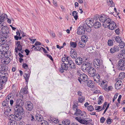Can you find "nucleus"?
Instances as JSON below:
<instances>
[{
	"mask_svg": "<svg viewBox=\"0 0 125 125\" xmlns=\"http://www.w3.org/2000/svg\"><path fill=\"white\" fill-rule=\"evenodd\" d=\"M24 101L21 99L17 100L15 105L13 106L14 110L16 111L19 110L20 112L23 113L24 110L22 107L24 105Z\"/></svg>",
	"mask_w": 125,
	"mask_h": 125,
	"instance_id": "obj_1",
	"label": "nucleus"
},
{
	"mask_svg": "<svg viewBox=\"0 0 125 125\" xmlns=\"http://www.w3.org/2000/svg\"><path fill=\"white\" fill-rule=\"evenodd\" d=\"M35 118L36 120L39 122H40L42 125H48L49 124L47 121L43 120L42 115H39L38 114L36 115Z\"/></svg>",
	"mask_w": 125,
	"mask_h": 125,
	"instance_id": "obj_2",
	"label": "nucleus"
},
{
	"mask_svg": "<svg viewBox=\"0 0 125 125\" xmlns=\"http://www.w3.org/2000/svg\"><path fill=\"white\" fill-rule=\"evenodd\" d=\"M92 66V64L91 63L89 62H86L83 64L81 67V69L83 71L87 72Z\"/></svg>",
	"mask_w": 125,
	"mask_h": 125,
	"instance_id": "obj_3",
	"label": "nucleus"
},
{
	"mask_svg": "<svg viewBox=\"0 0 125 125\" xmlns=\"http://www.w3.org/2000/svg\"><path fill=\"white\" fill-rule=\"evenodd\" d=\"M14 114L15 115L14 120L17 121H20L22 118L21 114H23L24 113V112L23 113L22 112L21 113L19 112V110H18L16 111L15 110H14Z\"/></svg>",
	"mask_w": 125,
	"mask_h": 125,
	"instance_id": "obj_4",
	"label": "nucleus"
},
{
	"mask_svg": "<svg viewBox=\"0 0 125 125\" xmlns=\"http://www.w3.org/2000/svg\"><path fill=\"white\" fill-rule=\"evenodd\" d=\"M75 112L74 114V115H76L77 116H83V119L85 118V115H86V112L84 111L83 112L80 109H76V110H74Z\"/></svg>",
	"mask_w": 125,
	"mask_h": 125,
	"instance_id": "obj_5",
	"label": "nucleus"
},
{
	"mask_svg": "<svg viewBox=\"0 0 125 125\" xmlns=\"http://www.w3.org/2000/svg\"><path fill=\"white\" fill-rule=\"evenodd\" d=\"M1 32L2 33L4 34V37L6 38H7L8 36V33L9 32V30L8 27L7 26H4L2 27L1 30Z\"/></svg>",
	"mask_w": 125,
	"mask_h": 125,
	"instance_id": "obj_6",
	"label": "nucleus"
},
{
	"mask_svg": "<svg viewBox=\"0 0 125 125\" xmlns=\"http://www.w3.org/2000/svg\"><path fill=\"white\" fill-rule=\"evenodd\" d=\"M125 62L123 60H120L119 61L118 63L116 65L117 67L119 70H124L125 69V66L124 65Z\"/></svg>",
	"mask_w": 125,
	"mask_h": 125,
	"instance_id": "obj_7",
	"label": "nucleus"
},
{
	"mask_svg": "<svg viewBox=\"0 0 125 125\" xmlns=\"http://www.w3.org/2000/svg\"><path fill=\"white\" fill-rule=\"evenodd\" d=\"M88 79V77L86 74L83 73L80 74V78H79L78 80L80 83H81L82 81L85 82L87 81Z\"/></svg>",
	"mask_w": 125,
	"mask_h": 125,
	"instance_id": "obj_8",
	"label": "nucleus"
},
{
	"mask_svg": "<svg viewBox=\"0 0 125 125\" xmlns=\"http://www.w3.org/2000/svg\"><path fill=\"white\" fill-rule=\"evenodd\" d=\"M85 26V24H84L83 26H80L78 28L77 31V33L80 35H83L84 34L85 32L84 27Z\"/></svg>",
	"mask_w": 125,
	"mask_h": 125,
	"instance_id": "obj_9",
	"label": "nucleus"
},
{
	"mask_svg": "<svg viewBox=\"0 0 125 125\" xmlns=\"http://www.w3.org/2000/svg\"><path fill=\"white\" fill-rule=\"evenodd\" d=\"M94 64L95 67L99 68L100 66L102 65V63L101 61L99 59H95L94 61Z\"/></svg>",
	"mask_w": 125,
	"mask_h": 125,
	"instance_id": "obj_10",
	"label": "nucleus"
},
{
	"mask_svg": "<svg viewBox=\"0 0 125 125\" xmlns=\"http://www.w3.org/2000/svg\"><path fill=\"white\" fill-rule=\"evenodd\" d=\"M7 18V15L6 14H3L0 16V28L3 26H5V25H4V23H2V22H3L4 21V19Z\"/></svg>",
	"mask_w": 125,
	"mask_h": 125,
	"instance_id": "obj_11",
	"label": "nucleus"
},
{
	"mask_svg": "<svg viewBox=\"0 0 125 125\" xmlns=\"http://www.w3.org/2000/svg\"><path fill=\"white\" fill-rule=\"evenodd\" d=\"M26 104L25 107L27 110L30 111H31L33 107L32 104L30 101L28 102Z\"/></svg>",
	"mask_w": 125,
	"mask_h": 125,
	"instance_id": "obj_12",
	"label": "nucleus"
},
{
	"mask_svg": "<svg viewBox=\"0 0 125 125\" xmlns=\"http://www.w3.org/2000/svg\"><path fill=\"white\" fill-rule=\"evenodd\" d=\"M10 55H8L6 54L5 55V57L6 58L4 60V59L1 60V63L4 64H8L10 62V59L9 58Z\"/></svg>",
	"mask_w": 125,
	"mask_h": 125,
	"instance_id": "obj_13",
	"label": "nucleus"
},
{
	"mask_svg": "<svg viewBox=\"0 0 125 125\" xmlns=\"http://www.w3.org/2000/svg\"><path fill=\"white\" fill-rule=\"evenodd\" d=\"M75 119L80 123L82 124H87L88 123V121L83 119L82 118H81L80 117H76Z\"/></svg>",
	"mask_w": 125,
	"mask_h": 125,
	"instance_id": "obj_14",
	"label": "nucleus"
},
{
	"mask_svg": "<svg viewBox=\"0 0 125 125\" xmlns=\"http://www.w3.org/2000/svg\"><path fill=\"white\" fill-rule=\"evenodd\" d=\"M67 63H62L61 65V69L60 70V72L61 73H63L64 72V70L66 71L67 70L68 68V66L67 65Z\"/></svg>",
	"mask_w": 125,
	"mask_h": 125,
	"instance_id": "obj_15",
	"label": "nucleus"
},
{
	"mask_svg": "<svg viewBox=\"0 0 125 125\" xmlns=\"http://www.w3.org/2000/svg\"><path fill=\"white\" fill-rule=\"evenodd\" d=\"M111 20L110 19L106 17L104 22L103 23V25L105 28L107 27V25L110 24L111 22Z\"/></svg>",
	"mask_w": 125,
	"mask_h": 125,
	"instance_id": "obj_16",
	"label": "nucleus"
},
{
	"mask_svg": "<svg viewBox=\"0 0 125 125\" xmlns=\"http://www.w3.org/2000/svg\"><path fill=\"white\" fill-rule=\"evenodd\" d=\"M108 25L107 27L112 30H115L116 27V24L114 21H112L111 23Z\"/></svg>",
	"mask_w": 125,
	"mask_h": 125,
	"instance_id": "obj_17",
	"label": "nucleus"
},
{
	"mask_svg": "<svg viewBox=\"0 0 125 125\" xmlns=\"http://www.w3.org/2000/svg\"><path fill=\"white\" fill-rule=\"evenodd\" d=\"M94 81L96 83L100 82V77L98 73H95L93 76Z\"/></svg>",
	"mask_w": 125,
	"mask_h": 125,
	"instance_id": "obj_18",
	"label": "nucleus"
},
{
	"mask_svg": "<svg viewBox=\"0 0 125 125\" xmlns=\"http://www.w3.org/2000/svg\"><path fill=\"white\" fill-rule=\"evenodd\" d=\"M17 43H16L17 45V47L15 48V52L16 53H18V50L20 52L21 51L22 49V46L20 44V41H18Z\"/></svg>",
	"mask_w": 125,
	"mask_h": 125,
	"instance_id": "obj_19",
	"label": "nucleus"
},
{
	"mask_svg": "<svg viewBox=\"0 0 125 125\" xmlns=\"http://www.w3.org/2000/svg\"><path fill=\"white\" fill-rule=\"evenodd\" d=\"M68 63H67V65L69 64V66L71 68L73 69L75 68L76 65L75 63L72 60H70L68 62Z\"/></svg>",
	"mask_w": 125,
	"mask_h": 125,
	"instance_id": "obj_20",
	"label": "nucleus"
},
{
	"mask_svg": "<svg viewBox=\"0 0 125 125\" xmlns=\"http://www.w3.org/2000/svg\"><path fill=\"white\" fill-rule=\"evenodd\" d=\"M89 75L91 76H92L95 73V70L93 67H91L90 69H89L88 71H87Z\"/></svg>",
	"mask_w": 125,
	"mask_h": 125,
	"instance_id": "obj_21",
	"label": "nucleus"
},
{
	"mask_svg": "<svg viewBox=\"0 0 125 125\" xmlns=\"http://www.w3.org/2000/svg\"><path fill=\"white\" fill-rule=\"evenodd\" d=\"M71 56L73 58L75 59L77 58V54L76 51L74 50H72L70 52Z\"/></svg>",
	"mask_w": 125,
	"mask_h": 125,
	"instance_id": "obj_22",
	"label": "nucleus"
},
{
	"mask_svg": "<svg viewBox=\"0 0 125 125\" xmlns=\"http://www.w3.org/2000/svg\"><path fill=\"white\" fill-rule=\"evenodd\" d=\"M119 51V47L117 46H115L111 48L110 51L111 53H113L115 52H117Z\"/></svg>",
	"mask_w": 125,
	"mask_h": 125,
	"instance_id": "obj_23",
	"label": "nucleus"
},
{
	"mask_svg": "<svg viewBox=\"0 0 125 125\" xmlns=\"http://www.w3.org/2000/svg\"><path fill=\"white\" fill-rule=\"evenodd\" d=\"M3 36V37H1L0 38V44L1 45H6V42L7 41L6 38Z\"/></svg>",
	"mask_w": 125,
	"mask_h": 125,
	"instance_id": "obj_24",
	"label": "nucleus"
},
{
	"mask_svg": "<svg viewBox=\"0 0 125 125\" xmlns=\"http://www.w3.org/2000/svg\"><path fill=\"white\" fill-rule=\"evenodd\" d=\"M8 67L4 64L0 65V71H1L2 72L3 71H6L8 70Z\"/></svg>",
	"mask_w": 125,
	"mask_h": 125,
	"instance_id": "obj_25",
	"label": "nucleus"
},
{
	"mask_svg": "<svg viewBox=\"0 0 125 125\" xmlns=\"http://www.w3.org/2000/svg\"><path fill=\"white\" fill-rule=\"evenodd\" d=\"M122 83V82L121 81H119L118 82H116L115 84V88L116 89H118L121 88V84Z\"/></svg>",
	"mask_w": 125,
	"mask_h": 125,
	"instance_id": "obj_26",
	"label": "nucleus"
},
{
	"mask_svg": "<svg viewBox=\"0 0 125 125\" xmlns=\"http://www.w3.org/2000/svg\"><path fill=\"white\" fill-rule=\"evenodd\" d=\"M0 78V83H5L7 80V77L5 76V75Z\"/></svg>",
	"mask_w": 125,
	"mask_h": 125,
	"instance_id": "obj_27",
	"label": "nucleus"
},
{
	"mask_svg": "<svg viewBox=\"0 0 125 125\" xmlns=\"http://www.w3.org/2000/svg\"><path fill=\"white\" fill-rule=\"evenodd\" d=\"M75 62V63L77 65H80L82 63V59L80 57H78V58H77L76 59Z\"/></svg>",
	"mask_w": 125,
	"mask_h": 125,
	"instance_id": "obj_28",
	"label": "nucleus"
},
{
	"mask_svg": "<svg viewBox=\"0 0 125 125\" xmlns=\"http://www.w3.org/2000/svg\"><path fill=\"white\" fill-rule=\"evenodd\" d=\"M106 17L105 15H103L99 17V20L100 21L103 23L105 21Z\"/></svg>",
	"mask_w": 125,
	"mask_h": 125,
	"instance_id": "obj_29",
	"label": "nucleus"
},
{
	"mask_svg": "<svg viewBox=\"0 0 125 125\" xmlns=\"http://www.w3.org/2000/svg\"><path fill=\"white\" fill-rule=\"evenodd\" d=\"M29 117V119L32 122H33L35 120L34 118L35 115L32 114H29V116H28Z\"/></svg>",
	"mask_w": 125,
	"mask_h": 125,
	"instance_id": "obj_30",
	"label": "nucleus"
},
{
	"mask_svg": "<svg viewBox=\"0 0 125 125\" xmlns=\"http://www.w3.org/2000/svg\"><path fill=\"white\" fill-rule=\"evenodd\" d=\"M86 42L81 40L78 43L79 46L81 48H83L85 46Z\"/></svg>",
	"mask_w": 125,
	"mask_h": 125,
	"instance_id": "obj_31",
	"label": "nucleus"
},
{
	"mask_svg": "<svg viewBox=\"0 0 125 125\" xmlns=\"http://www.w3.org/2000/svg\"><path fill=\"white\" fill-rule=\"evenodd\" d=\"M88 40V37L86 35H82L81 37V40L85 42H86Z\"/></svg>",
	"mask_w": 125,
	"mask_h": 125,
	"instance_id": "obj_32",
	"label": "nucleus"
},
{
	"mask_svg": "<svg viewBox=\"0 0 125 125\" xmlns=\"http://www.w3.org/2000/svg\"><path fill=\"white\" fill-rule=\"evenodd\" d=\"M93 25L95 28H98L100 27L101 26V24L99 22H96Z\"/></svg>",
	"mask_w": 125,
	"mask_h": 125,
	"instance_id": "obj_33",
	"label": "nucleus"
},
{
	"mask_svg": "<svg viewBox=\"0 0 125 125\" xmlns=\"http://www.w3.org/2000/svg\"><path fill=\"white\" fill-rule=\"evenodd\" d=\"M9 101L6 99L2 103V105L3 106H7L8 105Z\"/></svg>",
	"mask_w": 125,
	"mask_h": 125,
	"instance_id": "obj_34",
	"label": "nucleus"
},
{
	"mask_svg": "<svg viewBox=\"0 0 125 125\" xmlns=\"http://www.w3.org/2000/svg\"><path fill=\"white\" fill-rule=\"evenodd\" d=\"M125 76V73L124 72L121 73L119 76V78L121 79V80H123Z\"/></svg>",
	"mask_w": 125,
	"mask_h": 125,
	"instance_id": "obj_35",
	"label": "nucleus"
},
{
	"mask_svg": "<svg viewBox=\"0 0 125 125\" xmlns=\"http://www.w3.org/2000/svg\"><path fill=\"white\" fill-rule=\"evenodd\" d=\"M0 45V51L2 52H4V50L6 48V47H7V46L6 45Z\"/></svg>",
	"mask_w": 125,
	"mask_h": 125,
	"instance_id": "obj_36",
	"label": "nucleus"
},
{
	"mask_svg": "<svg viewBox=\"0 0 125 125\" xmlns=\"http://www.w3.org/2000/svg\"><path fill=\"white\" fill-rule=\"evenodd\" d=\"M87 84L88 87H93L94 86V84L91 81H88L87 82Z\"/></svg>",
	"mask_w": 125,
	"mask_h": 125,
	"instance_id": "obj_37",
	"label": "nucleus"
},
{
	"mask_svg": "<svg viewBox=\"0 0 125 125\" xmlns=\"http://www.w3.org/2000/svg\"><path fill=\"white\" fill-rule=\"evenodd\" d=\"M27 89V87L26 86L24 88L22 89L21 90V91L22 93L26 94L28 92Z\"/></svg>",
	"mask_w": 125,
	"mask_h": 125,
	"instance_id": "obj_38",
	"label": "nucleus"
},
{
	"mask_svg": "<svg viewBox=\"0 0 125 125\" xmlns=\"http://www.w3.org/2000/svg\"><path fill=\"white\" fill-rule=\"evenodd\" d=\"M107 82L106 81H103L101 83V85L103 86L104 85V89H106V87L107 85Z\"/></svg>",
	"mask_w": 125,
	"mask_h": 125,
	"instance_id": "obj_39",
	"label": "nucleus"
},
{
	"mask_svg": "<svg viewBox=\"0 0 125 125\" xmlns=\"http://www.w3.org/2000/svg\"><path fill=\"white\" fill-rule=\"evenodd\" d=\"M85 100V98L84 96H81L79 97L78 98V101L81 103H82Z\"/></svg>",
	"mask_w": 125,
	"mask_h": 125,
	"instance_id": "obj_40",
	"label": "nucleus"
},
{
	"mask_svg": "<svg viewBox=\"0 0 125 125\" xmlns=\"http://www.w3.org/2000/svg\"><path fill=\"white\" fill-rule=\"evenodd\" d=\"M77 14V12L75 11H73L72 12L73 15L74 16V18L76 20H77L78 18Z\"/></svg>",
	"mask_w": 125,
	"mask_h": 125,
	"instance_id": "obj_41",
	"label": "nucleus"
},
{
	"mask_svg": "<svg viewBox=\"0 0 125 125\" xmlns=\"http://www.w3.org/2000/svg\"><path fill=\"white\" fill-rule=\"evenodd\" d=\"M4 52L0 51V59H1L3 58L5 54H6V55H7V52H5L4 53Z\"/></svg>",
	"mask_w": 125,
	"mask_h": 125,
	"instance_id": "obj_42",
	"label": "nucleus"
},
{
	"mask_svg": "<svg viewBox=\"0 0 125 125\" xmlns=\"http://www.w3.org/2000/svg\"><path fill=\"white\" fill-rule=\"evenodd\" d=\"M70 122V121L68 120H65L63 121L62 123L63 124H64V125H69Z\"/></svg>",
	"mask_w": 125,
	"mask_h": 125,
	"instance_id": "obj_43",
	"label": "nucleus"
},
{
	"mask_svg": "<svg viewBox=\"0 0 125 125\" xmlns=\"http://www.w3.org/2000/svg\"><path fill=\"white\" fill-rule=\"evenodd\" d=\"M87 109L89 111L92 112L94 110L93 106L92 105H90L87 107Z\"/></svg>",
	"mask_w": 125,
	"mask_h": 125,
	"instance_id": "obj_44",
	"label": "nucleus"
},
{
	"mask_svg": "<svg viewBox=\"0 0 125 125\" xmlns=\"http://www.w3.org/2000/svg\"><path fill=\"white\" fill-rule=\"evenodd\" d=\"M24 77L26 80V81L27 82L28 81V79L29 77V73H25L24 75Z\"/></svg>",
	"mask_w": 125,
	"mask_h": 125,
	"instance_id": "obj_45",
	"label": "nucleus"
},
{
	"mask_svg": "<svg viewBox=\"0 0 125 125\" xmlns=\"http://www.w3.org/2000/svg\"><path fill=\"white\" fill-rule=\"evenodd\" d=\"M91 28L88 27L87 26H86L85 25V26L84 27L85 30L88 32H90L91 31Z\"/></svg>",
	"mask_w": 125,
	"mask_h": 125,
	"instance_id": "obj_46",
	"label": "nucleus"
},
{
	"mask_svg": "<svg viewBox=\"0 0 125 125\" xmlns=\"http://www.w3.org/2000/svg\"><path fill=\"white\" fill-rule=\"evenodd\" d=\"M115 40L117 43H119L121 41V39L119 37V36H117L115 38Z\"/></svg>",
	"mask_w": 125,
	"mask_h": 125,
	"instance_id": "obj_47",
	"label": "nucleus"
},
{
	"mask_svg": "<svg viewBox=\"0 0 125 125\" xmlns=\"http://www.w3.org/2000/svg\"><path fill=\"white\" fill-rule=\"evenodd\" d=\"M118 56L120 57H121V58H125V53H121L119 54Z\"/></svg>",
	"mask_w": 125,
	"mask_h": 125,
	"instance_id": "obj_48",
	"label": "nucleus"
},
{
	"mask_svg": "<svg viewBox=\"0 0 125 125\" xmlns=\"http://www.w3.org/2000/svg\"><path fill=\"white\" fill-rule=\"evenodd\" d=\"M120 42H121L119 43V45L120 46L121 48H123L125 46V43L124 42H122L121 41Z\"/></svg>",
	"mask_w": 125,
	"mask_h": 125,
	"instance_id": "obj_49",
	"label": "nucleus"
},
{
	"mask_svg": "<svg viewBox=\"0 0 125 125\" xmlns=\"http://www.w3.org/2000/svg\"><path fill=\"white\" fill-rule=\"evenodd\" d=\"M70 44L71 46L74 48H75L76 46V44L75 42H71Z\"/></svg>",
	"mask_w": 125,
	"mask_h": 125,
	"instance_id": "obj_50",
	"label": "nucleus"
},
{
	"mask_svg": "<svg viewBox=\"0 0 125 125\" xmlns=\"http://www.w3.org/2000/svg\"><path fill=\"white\" fill-rule=\"evenodd\" d=\"M41 47L39 46H37L34 48V50L35 51L39 50L41 51L42 50V48H41Z\"/></svg>",
	"mask_w": 125,
	"mask_h": 125,
	"instance_id": "obj_51",
	"label": "nucleus"
},
{
	"mask_svg": "<svg viewBox=\"0 0 125 125\" xmlns=\"http://www.w3.org/2000/svg\"><path fill=\"white\" fill-rule=\"evenodd\" d=\"M107 104V102H105L104 103L103 106L102 108L100 111H100L102 110H104Z\"/></svg>",
	"mask_w": 125,
	"mask_h": 125,
	"instance_id": "obj_52",
	"label": "nucleus"
},
{
	"mask_svg": "<svg viewBox=\"0 0 125 125\" xmlns=\"http://www.w3.org/2000/svg\"><path fill=\"white\" fill-rule=\"evenodd\" d=\"M108 44L109 46L112 45L113 44V42L112 40H109L108 42Z\"/></svg>",
	"mask_w": 125,
	"mask_h": 125,
	"instance_id": "obj_53",
	"label": "nucleus"
},
{
	"mask_svg": "<svg viewBox=\"0 0 125 125\" xmlns=\"http://www.w3.org/2000/svg\"><path fill=\"white\" fill-rule=\"evenodd\" d=\"M11 94H9L6 97V99H7L8 101L9 100L11 99Z\"/></svg>",
	"mask_w": 125,
	"mask_h": 125,
	"instance_id": "obj_54",
	"label": "nucleus"
},
{
	"mask_svg": "<svg viewBox=\"0 0 125 125\" xmlns=\"http://www.w3.org/2000/svg\"><path fill=\"white\" fill-rule=\"evenodd\" d=\"M10 125H17V122L15 121L14 120L12 121L10 123Z\"/></svg>",
	"mask_w": 125,
	"mask_h": 125,
	"instance_id": "obj_55",
	"label": "nucleus"
},
{
	"mask_svg": "<svg viewBox=\"0 0 125 125\" xmlns=\"http://www.w3.org/2000/svg\"><path fill=\"white\" fill-rule=\"evenodd\" d=\"M111 120L110 118H108L106 121L107 123L108 124H110L111 123Z\"/></svg>",
	"mask_w": 125,
	"mask_h": 125,
	"instance_id": "obj_56",
	"label": "nucleus"
},
{
	"mask_svg": "<svg viewBox=\"0 0 125 125\" xmlns=\"http://www.w3.org/2000/svg\"><path fill=\"white\" fill-rule=\"evenodd\" d=\"M105 120V118L104 117H102L100 119V122L102 123H103Z\"/></svg>",
	"mask_w": 125,
	"mask_h": 125,
	"instance_id": "obj_57",
	"label": "nucleus"
},
{
	"mask_svg": "<svg viewBox=\"0 0 125 125\" xmlns=\"http://www.w3.org/2000/svg\"><path fill=\"white\" fill-rule=\"evenodd\" d=\"M101 107L100 106H95V109L96 110H99L100 109Z\"/></svg>",
	"mask_w": 125,
	"mask_h": 125,
	"instance_id": "obj_58",
	"label": "nucleus"
},
{
	"mask_svg": "<svg viewBox=\"0 0 125 125\" xmlns=\"http://www.w3.org/2000/svg\"><path fill=\"white\" fill-rule=\"evenodd\" d=\"M86 26H87L88 27H89L91 28L93 26L92 25V24H91V23H89L88 22V23L87 22L86 23Z\"/></svg>",
	"mask_w": 125,
	"mask_h": 125,
	"instance_id": "obj_59",
	"label": "nucleus"
},
{
	"mask_svg": "<svg viewBox=\"0 0 125 125\" xmlns=\"http://www.w3.org/2000/svg\"><path fill=\"white\" fill-rule=\"evenodd\" d=\"M22 66L25 69H27L28 68V65L26 63H23Z\"/></svg>",
	"mask_w": 125,
	"mask_h": 125,
	"instance_id": "obj_60",
	"label": "nucleus"
},
{
	"mask_svg": "<svg viewBox=\"0 0 125 125\" xmlns=\"http://www.w3.org/2000/svg\"><path fill=\"white\" fill-rule=\"evenodd\" d=\"M122 97V95H120L119 96L118 98L117 99V101L118 102V103L119 104H120V100Z\"/></svg>",
	"mask_w": 125,
	"mask_h": 125,
	"instance_id": "obj_61",
	"label": "nucleus"
},
{
	"mask_svg": "<svg viewBox=\"0 0 125 125\" xmlns=\"http://www.w3.org/2000/svg\"><path fill=\"white\" fill-rule=\"evenodd\" d=\"M77 107L76 106L75 104H74L73 105V109L74 111L76 109H78Z\"/></svg>",
	"mask_w": 125,
	"mask_h": 125,
	"instance_id": "obj_62",
	"label": "nucleus"
},
{
	"mask_svg": "<svg viewBox=\"0 0 125 125\" xmlns=\"http://www.w3.org/2000/svg\"><path fill=\"white\" fill-rule=\"evenodd\" d=\"M82 94L83 93H82V92L80 91H78V95L79 96H80V97L82 96Z\"/></svg>",
	"mask_w": 125,
	"mask_h": 125,
	"instance_id": "obj_63",
	"label": "nucleus"
},
{
	"mask_svg": "<svg viewBox=\"0 0 125 125\" xmlns=\"http://www.w3.org/2000/svg\"><path fill=\"white\" fill-rule=\"evenodd\" d=\"M46 55L51 60H52V61L53 60V58H52V56L50 55H49L48 54H47Z\"/></svg>",
	"mask_w": 125,
	"mask_h": 125,
	"instance_id": "obj_64",
	"label": "nucleus"
}]
</instances>
